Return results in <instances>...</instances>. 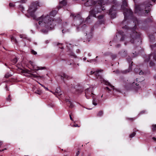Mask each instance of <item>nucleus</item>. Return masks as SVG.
Segmentation results:
<instances>
[{
  "label": "nucleus",
  "instance_id": "1",
  "mask_svg": "<svg viewBox=\"0 0 156 156\" xmlns=\"http://www.w3.org/2000/svg\"><path fill=\"white\" fill-rule=\"evenodd\" d=\"M56 13V11H53L50 12V14L43 15L36 20L38 21L39 25L46 29V32H47L48 30L53 29L56 25V21L51 16L54 17Z\"/></svg>",
  "mask_w": 156,
  "mask_h": 156
},
{
  "label": "nucleus",
  "instance_id": "2",
  "mask_svg": "<svg viewBox=\"0 0 156 156\" xmlns=\"http://www.w3.org/2000/svg\"><path fill=\"white\" fill-rule=\"evenodd\" d=\"M133 22H135V26L133 28H132L131 32L129 35L127 37H126V35H122L121 38V41H129L132 43H134L136 41L138 42L140 35L136 30V25L138 24V21L136 19V20L134 21Z\"/></svg>",
  "mask_w": 156,
  "mask_h": 156
},
{
  "label": "nucleus",
  "instance_id": "3",
  "mask_svg": "<svg viewBox=\"0 0 156 156\" xmlns=\"http://www.w3.org/2000/svg\"><path fill=\"white\" fill-rule=\"evenodd\" d=\"M127 4L126 2L124 0L122 2V4L121 6V9L123 11V14L124 16V20L121 23V25H125L126 26L127 24V20L131 19L133 15V12L129 9H128L126 7L127 6Z\"/></svg>",
  "mask_w": 156,
  "mask_h": 156
},
{
  "label": "nucleus",
  "instance_id": "4",
  "mask_svg": "<svg viewBox=\"0 0 156 156\" xmlns=\"http://www.w3.org/2000/svg\"><path fill=\"white\" fill-rule=\"evenodd\" d=\"M38 6H40L38 2H33L30 5L28 10V13L31 16L33 17L34 19H35L36 16L34 15V12L36 10Z\"/></svg>",
  "mask_w": 156,
  "mask_h": 156
},
{
  "label": "nucleus",
  "instance_id": "5",
  "mask_svg": "<svg viewBox=\"0 0 156 156\" xmlns=\"http://www.w3.org/2000/svg\"><path fill=\"white\" fill-rule=\"evenodd\" d=\"M29 63L32 66V69L34 70L37 71L39 70H43L45 69V67H42L37 66L34 64V62L31 61L29 62Z\"/></svg>",
  "mask_w": 156,
  "mask_h": 156
},
{
  "label": "nucleus",
  "instance_id": "6",
  "mask_svg": "<svg viewBox=\"0 0 156 156\" xmlns=\"http://www.w3.org/2000/svg\"><path fill=\"white\" fill-rule=\"evenodd\" d=\"M156 61V50L154 53H151L150 55H148L145 61H148L151 58Z\"/></svg>",
  "mask_w": 156,
  "mask_h": 156
},
{
  "label": "nucleus",
  "instance_id": "7",
  "mask_svg": "<svg viewBox=\"0 0 156 156\" xmlns=\"http://www.w3.org/2000/svg\"><path fill=\"white\" fill-rule=\"evenodd\" d=\"M91 88H88L85 90V94L86 98L88 99L90 98V97L91 95H94V94L92 92Z\"/></svg>",
  "mask_w": 156,
  "mask_h": 156
},
{
  "label": "nucleus",
  "instance_id": "8",
  "mask_svg": "<svg viewBox=\"0 0 156 156\" xmlns=\"http://www.w3.org/2000/svg\"><path fill=\"white\" fill-rule=\"evenodd\" d=\"M58 76L62 80H63L64 82H65L64 80L65 79H69L70 78V77L69 76L63 73H60L58 75Z\"/></svg>",
  "mask_w": 156,
  "mask_h": 156
},
{
  "label": "nucleus",
  "instance_id": "9",
  "mask_svg": "<svg viewBox=\"0 0 156 156\" xmlns=\"http://www.w3.org/2000/svg\"><path fill=\"white\" fill-rule=\"evenodd\" d=\"M98 11H96L95 10V9L93 8L91 9L90 11V13L91 16L96 17V14L98 13Z\"/></svg>",
  "mask_w": 156,
  "mask_h": 156
},
{
  "label": "nucleus",
  "instance_id": "10",
  "mask_svg": "<svg viewBox=\"0 0 156 156\" xmlns=\"http://www.w3.org/2000/svg\"><path fill=\"white\" fill-rule=\"evenodd\" d=\"M133 63V62H131V65H130L129 66V68L128 69L124 70L122 71V73L124 74H126L127 73L129 72L130 71L132 70V64Z\"/></svg>",
  "mask_w": 156,
  "mask_h": 156
},
{
  "label": "nucleus",
  "instance_id": "11",
  "mask_svg": "<svg viewBox=\"0 0 156 156\" xmlns=\"http://www.w3.org/2000/svg\"><path fill=\"white\" fill-rule=\"evenodd\" d=\"M113 9V8H111L109 11V14L111 15V16L112 18H114L115 17V13L114 12L112 13V10Z\"/></svg>",
  "mask_w": 156,
  "mask_h": 156
},
{
  "label": "nucleus",
  "instance_id": "12",
  "mask_svg": "<svg viewBox=\"0 0 156 156\" xmlns=\"http://www.w3.org/2000/svg\"><path fill=\"white\" fill-rule=\"evenodd\" d=\"M88 3H91L89 5H94L96 4V2H95L93 1L92 0H87V2L85 3V5L87 6Z\"/></svg>",
  "mask_w": 156,
  "mask_h": 156
},
{
  "label": "nucleus",
  "instance_id": "13",
  "mask_svg": "<svg viewBox=\"0 0 156 156\" xmlns=\"http://www.w3.org/2000/svg\"><path fill=\"white\" fill-rule=\"evenodd\" d=\"M91 96L92 97V98L93 99L92 101V104L96 106L98 104V100H97L96 98H94V95H92Z\"/></svg>",
  "mask_w": 156,
  "mask_h": 156
},
{
  "label": "nucleus",
  "instance_id": "14",
  "mask_svg": "<svg viewBox=\"0 0 156 156\" xmlns=\"http://www.w3.org/2000/svg\"><path fill=\"white\" fill-rule=\"evenodd\" d=\"M66 4V1L63 0L60 2L59 3V6L60 8L62 6H65Z\"/></svg>",
  "mask_w": 156,
  "mask_h": 156
},
{
  "label": "nucleus",
  "instance_id": "15",
  "mask_svg": "<svg viewBox=\"0 0 156 156\" xmlns=\"http://www.w3.org/2000/svg\"><path fill=\"white\" fill-rule=\"evenodd\" d=\"M66 102L67 105L69 107L72 108L73 107V105L70 101L69 100H67Z\"/></svg>",
  "mask_w": 156,
  "mask_h": 156
},
{
  "label": "nucleus",
  "instance_id": "16",
  "mask_svg": "<svg viewBox=\"0 0 156 156\" xmlns=\"http://www.w3.org/2000/svg\"><path fill=\"white\" fill-rule=\"evenodd\" d=\"M105 84L109 86L110 88H111V89H113V90L114 89V87L108 81H106L105 82Z\"/></svg>",
  "mask_w": 156,
  "mask_h": 156
},
{
  "label": "nucleus",
  "instance_id": "17",
  "mask_svg": "<svg viewBox=\"0 0 156 156\" xmlns=\"http://www.w3.org/2000/svg\"><path fill=\"white\" fill-rule=\"evenodd\" d=\"M20 38L27 39L29 40L30 41V39L27 38L26 36L24 34H20Z\"/></svg>",
  "mask_w": 156,
  "mask_h": 156
},
{
  "label": "nucleus",
  "instance_id": "18",
  "mask_svg": "<svg viewBox=\"0 0 156 156\" xmlns=\"http://www.w3.org/2000/svg\"><path fill=\"white\" fill-rule=\"evenodd\" d=\"M101 71L102 70H97L94 73V75H95L96 77H97V78H98V77L100 76V74H99V72H101Z\"/></svg>",
  "mask_w": 156,
  "mask_h": 156
},
{
  "label": "nucleus",
  "instance_id": "19",
  "mask_svg": "<svg viewBox=\"0 0 156 156\" xmlns=\"http://www.w3.org/2000/svg\"><path fill=\"white\" fill-rule=\"evenodd\" d=\"M150 40L151 41L153 42L155 39L154 35H152L149 36V37Z\"/></svg>",
  "mask_w": 156,
  "mask_h": 156
},
{
  "label": "nucleus",
  "instance_id": "20",
  "mask_svg": "<svg viewBox=\"0 0 156 156\" xmlns=\"http://www.w3.org/2000/svg\"><path fill=\"white\" fill-rule=\"evenodd\" d=\"M34 93L36 94L41 95L42 93V92L41 90H37L34 91Z\"/></svg>",
  "mask_w": 156,
  "mask_h": 156
},
{
  "label": "nucleus",
  "instance_id": "21",
  "mask_svg": "<svg viewBox=\"0 0 156 156\" xmlns=\"http://www.w3.org/2000/svg\"><path fill=\"white\" fill-rule=\"evenodd\" d=\"M135 12H137L138 11H140L139 6L136 5L135 7Z\"/></svg>",
  "mask_w": 156,
  "mask_h": 156
},
{
  "label": "nucleus",
  "instance_id": "22",
  "mask_svg": "<svg viewBox=\"0 0 156 156\" xmlns=\"http://www.w3.org/2000/svg\"><path fill=\"white\" fill-rule=\"evenodd\" d=\"M103 114V112L102 111H99L97 115V116H101Z\"/></svg>",
  "mask_w": 156,
  "mask_h": 156
},
{
  "label": "nucleus",
  "instance_id": "23",
  "mask_svg": "<svg viewBox=\"0 0 156 156\" xmlns=\"http://www.w3.org/2000/svg\"><path fill=\"white\" fill-rule=\"evenodd\" d=\"M60 90L59 88H57L55 90L56 93L58 94L59 95H61L62 94H60Z\"/></svg>",
  "mask_w": 156,
  "mask_h": 156
},
{
  "label": "nucleus",
  "instance_id": "24",
  "mask_svg": "<svg viewBox=\"0 0 156 156\" xmlns=\"http://www.w3.org/2000/svg\"><path fill=\"white\" fill-rule=\"evenodd\" d=\"M11 39L12 41L13 42H14L15 43H17V41L14 37L13 36L12 37H11Z\"/></svg>",
  "mask_w": 156,
  "mask_h": 156
},
{
  "label": "nucleus",
  "instance_id": "25",
  "mask_svg": "<svg viewBox=\"0 0 156 156\" xmlns=\"http://www.w3.org/2000/svg\"><path fill=\"white\" fill-rule=\"evenodd\" d=\"M30 76L31 77L37 78L38 76L36 75V74H30Z\"/></svg>",
  "mask_w": 156,
  "mask_h": 156
},
{
  "label": "nucleus",
  "instance_id": "26",
  "mask_svg": "<svg viewBox=\"0 0 156 156\" xmlns=\"http://www.w3.org/2000/svg\"><path fill=\"white\" fill-rule=\"evenodd\" d=\"M152 130L153 131H156V125L152 126Z\"/></svg>",
  "mask_w": 156,
  "mask_h": 156
},
{
  "label": "nucleus",
  "instance_id": "27",
  "mask_svg": "<svg viewBox=\"0 0 156 156\" xmlns=\"http://www.w3.org/2000/svg\"><path fill=\"white\" fill-rule=\"evenodd\" d=\"M17 61V58H14L12 60V63L14 64H15L16 63V62Z\"/></svg>",
  "mask_w": 156,
  "mask_h": 156
},
{
  "label": "nucleus",
  "instance_id": "28",
  "mask_svg": "<svg viewBox=\"0 0 156 156\" xmlns=\"http://www.w3.org/2000/svg\"><path fill=\"white\" fill-rule=\"evenodd\" d=\"M135 134L136 133L135 132H133L130 135V138H132L135 136Z\"/></svg>",
  "mask_w": 156,
  "mask_h": 156
},
{
  "label": "nucleus",
  "instance_id": "29",
  "mask_svg": "<svg viewBox=\"0 0 156 156\" xmlns=\"http://www.w3.org/2000/svg\"><path fill=\"white\" fill-rule=\"evenodd\" d=\"M154 65V63L152 61H150V63H149V65L150 66H153Z\"/></svg>",
  "mask_w": 156,
  "mask_h": 156
},
{
  "label": "nucleus",
  "instance_id": "30",
  "mask_svg": "<svg viewBox=\"0 0 156 156\" xmlns=\"http://www.w3.org/2000/svg\"><path fill=\"white\" fill-rule=\"evenodd\" d=\"M31 53L32 54L34 55H36L37 54V52L33 50H31Z\"/></svg>",
  "mask_w": 156,
  "mask_h": 156
},
{
  "label": "nucleus",
  "instance_id": "31",
  "mask_svg": "<svg viewBox=\"0 0 156 156\" xmlns=\"http://www.w3.org/2000/svg\"><path fill=\"white\" fill-rule=\"evenodd\" d=\"M104 16V15H101L99 16H98V19H100V20H101V19H103V18Z\"/></svg>",
  "mask_w": 156,
  "mask_h": 156
},
{
  "label": "nucleus",
  "instance_id": "32",
  "mask_svg": "<svg viewBox=\"0 0 156 156\" xmlns=\"http://www.w3.org/2000/svg\"><path fill=\"white\" fill-rule=\"evenodd\" d=\"M151 47L152 49H154L156 47V44H154L151 45Z\"/></svg>",
  "mask_w": 156,
  "mask_h": 156
},
{
  "label": "nucleus",
  "instance_id": "33",
  "mask_svg": "<svg viewBox=\"0 0 156 156\" xmlns=\"http://www.w3.org/2000/svg\"><path fill=\"white\" fill-rule=\"evenodd\" d=\"M39 84L42 87H43L45 90H48V88L44 86V85H42V84H41V83H39Z\"/></svg>",
  "mask_w": 156,
  "mask_h": 156
},
{
  "label": "nucleus",
  "instance_id": "34",
  "mask_svg": "<svg viewBox=\"0 0 156 156\" xmlns=\"http://www.w3.org/2000/svg\"><path fill=\"white\" fill-rule=\"evenodd\" d=\"M11 76V75L8 73V74H5V77L6 78H8L9 77V76Z\"/></svg>",
  "mask_w": 156,
  "mask_h": 156
},
{
  "label": "nucleus",
  "instance_id": "35",
  "mask_svg": "<svg viewBox=\"0 0 156 156\" xmlns=\"http://www.w3.org/2000/svg\"><path fill=\"white\" fill-rule=\"evenodd\" d=\"M10 95H9V97H8V98H7V101H10L11 100V99L10 98Z\"/></svg>",
  "mask_w": 156,
  "mask_h": 156
},
{
  "label": "nucleus",
  "instance_id": "36",
  "mask_svg": "<svg viewBox=\"0 0 156 156\" xmlns=\"http://www.w3.org/2000/svg\"><path fill=\"white\" fill-rule=\"evenodd\" d=\"M9 6L10 7H13L14 6V5L12 3H10L9 4Z\"/></svg>",
  "mask_w": 156,
  "mask_h": 156
},
{
  "label": "nucleus",
  "instance_id": "37",
  "mask_svg": "<svg viewBox=\"0 0 156 156\" xmlns=\"http://www.w3.org/2000/svg\"><path fill=\"white\" fill-rule=\"evenodd\" d=\"M38 77L40 78L41 79H44V76H38Z\"/></svg>",
  "mask_w": 156,
  "mask_h": 156
},
{
  "label": "nucleus",
  "instance_id": "38",
  "mask_svg": "<svg viewBox=\"0 0 156 156\" xmlns=\"http://www.w3.org/2000/svg\"><path fill=\"white\" fill-rule=\"evenodd\" d=\"M73 127H79V126L78 125V124H76L75 125H73L72 126Z\"/></svg>",
  "mask_w": 156,
  "mask_h": 156
},
{
  "label": "nucleus",
  "instance_id": "39",
  "mask_svg": "<svg viewBox=\"0 0 156 156\" xmlns=\"http://www.w3.org/2000/svg\"><path fill=\"white\" fill-rule=\"evenodd\" d=\"M26 1V0H21L20 2L22 3H24Z\"/></svg>",
  "mask_w": 156,
  "mask_h": 156
},
{
  "label": "nucleus",
  "instance_id": "40",
  "mask_svg": "<svg viewBox=\"0 0 156 156\" xmlns=\"http://www.w3.org/2000/svg\"><path fill=\"white\" fill-rule=\"evenodd\" d=\"M95 72H93L92 71H91L90 72V75H92V74H94V73Z\"/></svg>",
  "mask_w": 156,
  "mask_h": 156
},
{
  "label": "nucleus",
  "instance_id": "41",
  "mask_svg": "<svg viewBox=\"0 0 156 156\" xmlns=\"http://www.w3.org/2000/svg\"><path fill=\"white\" fill-rule=\"evenodd\" d=\"M72 115V113H71V114H69V116H70V119L73 121V119L71 117V115Z\"/></svg>",
  "mask_w": 156,
  "mask_h": 156
},
{
  "label": "nucleus",
  "instance_id": "42",
  "mask_svg": "<svg viewBox=\"0 0 156 156\" xmlns=\"http://www.w3.org/2000/svg\"><path fill=\"white\" fill-rule=\"evenodd\" d=\"M143 74V72L142 71H140L139 72V74L140 75H142Z\"/></svg>",
  "mask_w": 156,
  "mask_h": 156
},
{
  "label": "nucleus",
  "instance_id": "43",
  "mask_svg": "<svg viewBox=\"0 0 156 156\" xmlns=\"http://www.w3.org/2000/svg\"><path fill=\"white\" fill-rule=\"evenodd\" d=\"M79 154H80V152H79V151H78L76 152V156H77L78 155H79Z\"/></svg>",
  "mask_w": 156,
  "mask_h": 156
},
{
  "label": "nucleus",
  "instance_id": "44",
  "mask_svg": "<svg viewBox=\"0 0 156 156\" xmlns=\"http://www.w3.org/2000/svg\"><path fill=\"white\" fill-rule=\"evenodd\" d=\"M91 61L96 62V59H94L90 60V62H91Z\"/></svg>",
  "mask_w": 156,
  "mask_h": 156
},
{
  "label": "nucleus",
  "instance_id": "45",
  "mask_svg": "<svg viewBox=\"0 0 156 156\" xmlns=\"http://www.w3.org/2000/svg\"><path fill=\"white\" fill-rule=\"evenodd\" d=\"M86 27V25L85 24H84V25H83L82 27H81V28L82 29H83V27L85 28Z\"/></svg>",
  "mask_w": 156,
  "mask_h": 156
},
{
  "label": "nucleus",
  "instance_id": "46",
  "mask_svg": "<svg viewBox=\"0 0 156 156\" xmlns=\"http://www.w3.org/2000/svg\"><path fill=\"white\" fill-rule=\"evenodd\" d=\"M120 44H117V45H116V47H118V48L119 47H120Z\"/></svg>",
  "mask_w": 156,
  "mask_h": 156
},
{
  "label": "nucleus",
  "instance_id": "47",
  "mask_svg": "<svg viewBox=\"0 0 156 156\" xmlns=\"http://www.w3.org/2000/svg\"><path fill=\"white\" fill-rule=\"evenodd\" d=\"M146 12L147 13H148L149 12V10H145Z\"/></svg>",
  "mask_w": 156,
  "mask_h": 156
},
{
  "label": "nucleus",
  "instance_id": "48",
  "mask_svg": "<svg viewBox=\"0 0 156 156\" xmlns=\"http://www.w3.org/2000/svg\"><path fill=\"white\" fill-rule=\"evenodd\" d=\"M3 144V142L2 141H0V146H1Z\"/></svg>",
  "mask_w": 156,
  "mask_h": 156
},
{
  "label": "nucleus",
  "instance_id": "49",
  "mask_svg": "<svg viewBox=\"0 0 156 156\" xmlns=\"http://www.w3.org/2000/svg\"><path fill=\"white\" fill-rule=\"evenodd\" d=\"M152 139L156 141V138H155L153 137L152 138Z\"/></svg>",
  "mask_w": 156,
  "mask_h": 156
},
{
  "label": "nucleus",
  "instance_id": "50",
  "mask_svg": "<svg viewBox=\"0 0 156 156\" xmlns=\"http://www.w3.org/2000/svg\"><path fill=\"white\" fill-rule=\"evenodd\" d=\"M106 88L108 90H110L109 88L108 87H106Z\"/></svg>",
  "mask_w": 156,
  "mask_h": 156
},
{
  "label": "nucleus",
  "instance_id": "51",
  "mask_svg": "<svg viewBox=\"0 0 156 156\" xmlns=\"http://www.w3.org/2000/svg\"><path fill=\"white\" fill-rule=\"evenodd\" d=\"M88 55L89 56H91V55L90 53H89L88 54Z\"/></svg>",
  "mask_w": 156,
  "mask_h": 156
},
{
  "label": "nucleus",
  "instance_id": "52",
  "mask_svg": "<svg viewBox=\"0 0 156 156\" xmlns=\"http://www.w3.org/2000/svg\"><path fill=\"white\" fill-rule=\"evenodd\" d=\"M71 16H72L73 17H74L75 18H76V16H75L74 15H73V14H71Z\"/></svg>",
  "mask_w": 156,
  "mask_h": 156
},
{
  "label": "nucleus",
  "instance_id": "53",
  "mask_svg": "<svg viewBox=\"0 0 156 156\" xmlns=\"http://www.w3.org/2000/svg\"><path fill=\"white\" fill-rule=\"evenodd\" d=\"M113 58H115L116 57V55H113Z\"/></svg>",
  "mask_w": 156,
  "mask_h": 156
},
{
  "label": "nucleus",
  "instance_id": "54",
  "mask_svg": "<svg viewBox=\"0 0 156 156\" xmlns=\"http://www.w3.org/2000/svg\"><path fill=\"white\" fill-rule=\"evenodd\" d=\"M4 151V149H2L1 150H0V152Z\"/></svg>",
  "mask_w": 156,
  "mask_h": 156
},
{
  "label": "nucleus",
  "instance_id": "55",
  "mask_svg": "<svg viewBox=\"0 0 156 156\" xmlns=\"http://www.w3.org/2000/svg\"><path fill=\"white\" fill-rule=\"evenodd\" d=\"M48 42H48V41H46V43H47V44L48 43Z\"/></svg>",
  "mask_w": 156,
  "mask_h": 156
},
{
  "label": "nucleus",
  "instance_id": "56",
  "mask_svg": "<svg viewBox=\"0 0 156 156\" xmlns=\"http://www.w3.org/2000/svg\"><path fill=\"white\" fill-rule=\"evenodd\" d=\"M127 59H128V61H131V60H132L131 58L129 59V60L127 58Z\"/></svg>",
  "mask_w": 156,
  "mask_h": 156
},
{
  "label": "nucleus",
  "instance_id": "57",
  "mask_svg": "<svg viewBox=\"0 0 156 156\" xmlns=\"http://www.w3.org/2000/svg\"><path fill=\"white\" fill-rule=\"evenodd\" d=\"M64 31H64V30H62V33H64Z\"/></svg>",
  "mask_w": 156,
  "mask_h": 156
},
{
  "label": "nucleus",
  "instance_id": "58",
  "mask_svg": "<svg viewBox=\"0 0 156 156\" xmlns=\"http://www.w3.org/2000/svg\"><path fill=\"white\" fill-rule=\"evenodd\" d=\"M71 55H73V56H74V55H73V53H72V54Z\"/></svg>",
  "mask_w": 156,
  "mask_h": 156
},
{
  "label": "nucleus",
  "instance_id": "59",
  "mask_svg": "<svg viewBox=\"0 0 156 156\" xmlns=\"http://www.w3.org/2000/svg\"><path fill=\"white\" fill-rule=\"evenodd\" d=\"M6 88H7V89H7V90H8V88H7V86H6Z\"/></svg>",
  "mask_w": 156,
  "mask_h": 156
},
{
  "label": "nucleus",
  "instance_id": "60",
  "mask_svg": "<svg viewBox=\"0 0 156 156\" xmlns=\"http://www.w3.org/2000/svg\"><path fill=\"white\" fill-rule=\"evenodd\" d=\"M77 16L78 17H80V15H78Z\"/></svg>",
  "mask_w": 156,
  "mask_h": 156
},
{
  "label": "nucleus",
  "instance_id": "61",
  "mask_svg": "<svg viewBox=\"0 0 156 156\" xmlns=\"http://www.w3.org/2000/svg\"><path fill=\"white\" fill-rule=\"evenodd\" d=\"M77 51H78H78H79V50H77Z\"/></svg>",
  "mask_w": 156,
  "mask_h": 156
},
{
  "label": "nucleus",
  "instance_id": "62",
  "mask_svg": "<svg viewBox=\"0 0 156 156\" xmlns=\"http://www.w3.org/2000/svg\"><path fill=\"white\" fill-rule=\"evenodd\" d=\"M5 66H7V64H6V63H5Z\"/></svg>",
  "mask_w": 156,
  "mask_h": 156
},
{
  "label": "nucleus",
  "instance_id": "63",
  "mask_svg": "<svg viewBox=\"0 0 156 156\" xmlns=\"http://www.w3.org/2000/svg\"><path fill=\"white\" fill-rule=\"evenodd\" d=\"M4 149V150H6V148H5L4 149Z\"/></svg>",
  "mask_w": 156,
  "mask_h": 156
},
{
  "label": "nucleus",
  "instance_id": "64",
  "mask_svg": "<svg viewBox=\"0 0 156 156\" xmlns=\"http://www.w3.org/2000/svg\"><path fill=\"white\" fill-rule=\"evenodd\" d=\"M76 94H78V93H77V91H76Z\"/></svg>",
  "mask_w": 156,
  "mask_h": 156
}]
</instances>
